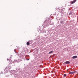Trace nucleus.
Returning a JSON list of instances; mask_svg holds the SVG:
<instances>
[{
  "mask_svg": "<svg viewBox=\"0 0 78 78\" xmlns=\"http://www.w3.org/2000/svg\"><path fill=\"white\" fill-rule=\"evenodd\" d=\"M77 72L76 71L73 72H69V75H72V74H74V73H76Z\"/></svg>",
  "mask_w": 78,
  "mask_h": 78,
  "instance_id": "f257e3e1",
  "label": "nucleus"
},
{
  "mask_svg": "<svg viewBox=\"0 0 78 78\" xmlns=\"http://www.w3.org/2000/svg\"><path fill=\"white\" fill-rule=\"evenodd\" d=\"M76 0H73V1L71 2V3L72 4H73V3H75L76 2Z\"/></svg>",
  "mask_w": 78,
  "mask_h": 78,
  "instance_id": "f03ea898",
  "label": "nucleus"
},
{
  "mask_svg": "<svg viewBox=\"0 0 78 78\" xmlns=\"http://www.w3.org/2000/svg\"><path fill=\"white\" fill-rule=\"evenodd\" d=\"M72 58L73 59H75L76 58H77V56H73V57H72Z\"/></svg>",
  "mask_w": 78,
  "mask_h": 78,
  "instance_id": "7ed1b4c3",
  "label": "nucleus"
},
{
  "mask_svg": "<svg viewBox=\"0 0 78 78\" xmlns=\"http://www.w3.org/2000/svg\"><path fill=\"white\" fill-rule=\"evenodd\" d=\"M70 62L69 61H66V64H70Z\"/></svg>",
  "mask_w": 78,
  "mask_h": 78,
  "instance_id": "20e7f679",
  "label": "nucleus"
},
{
  "mask_svg": "<svg viewBox=\"0 0 78 78\" xmlns=\"http://www.w3.org/2000/svg\"><path fill=\"white\" fill-rule=\"evenodd\" d=\"M60 23H64V21L61 20L60 21Z\"/></svg>",
  "mask_w": 78,
  "mask_h": 78,
  "instance_id": "39448f33",
  "label": "nucleus"
},
{
  "mask_svg": "<svg viewBox=\"0 0 78 78\" xmlns=\"http://www.w3.org/2000/svg\"><path fill=\"white\" fill-rule=\"evenodd\" d=\"M27 45H30V43L28 42H27Z\"/></svg>",
  "mask_w": 78,
  "mask_h": 78,
  "instance_id": "423d86ee",
  "label": "nucleus"
},
{
  "mask_svg": "<svg viewBox=\"0 0 78 78\" xmlns=\"http://www.w3.org/2000/svg\"><path fill=\"white\" fill-rule=\"evenodd\" d=\"M53 52V51H51L49 52V54H51V53H52Z\"/></svg>",
  "mask_w": 78,
  "mask_h": 78,
  "instance_id": "0eeeda50",
  "label": "nucleus"
},
{
  "mask_svg": "<svg viewBox=\"0 0 78 78\" xmlns=\"http://www.w3.org/2000/svg\"><path fill=\"white\" fill-rule=\"evenodd\" d=\"M67 76V75H66V74H64V76Z\"/></svg>",
  "mask_w": 78,
  "mask_h": 78,
  "instance_id": "6e6552de",
  "label": "nucleus"
},
{
  "mask_svg": "<svg viewBox=\"0 0 78 78\" xmlns=\"http://www.w3.org/2000/svg\"><path fill=\"white\" fill-rule=\"evenodd\" d=\"M70 14H72V13H69V15H70Z\"/></svg>",
  "mask_w": 78,
  "mask_h": 78,
  "instance_id": "1a4fd4ad",
  "label": "nucleus"
},
{
  "mask_svg": "<svg viewBox=\"0 0 78 78\" xmlns=\"http://www.w3.org/2000/svg\"><path fill=\"white\" fill-rule=\"evenodd\" d=\"M27 61H29V60H30V59H27Z\"/></svg>",
  "mask_w": 78,
  "mask_h": 78,
  "instance_id": "9d476101",
  "label": "nucleus"
},
{
  "mask_svg": "<svg viewBox=\"0 0 78 78\" xmlns=\"http://www.w3.org/2000/svg\"><path fill=\"white\" fill-rule=\"evenodd\" d=\"M15 53H16V51L15 50Z\"/></svg>",
  "mask_w": 78,
  "mask_h": 78,
  "instance_id": "9b49d317",
  "label": "nucleus"
}]
</instances>
